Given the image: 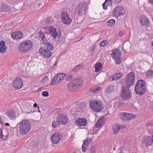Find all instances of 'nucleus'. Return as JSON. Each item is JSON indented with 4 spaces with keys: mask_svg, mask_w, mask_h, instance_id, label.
<instances>
[{
    "mask_svg": "<svg viewBox=\"0 0 153 153\" xmlns=\"http://www.w3.org/2000/svg\"><path fill=\"white\" fill-rule=\"evenodd\" d=\"M135 92L138 95H143L146 91V82L142 79L138 80L135 85Z\"/></svg>",
    "mask_w": 153,
    "mask_h": 153,
    "instance_id": "nucleus-1",
    "label": "nucleus"
},
{
    "mask_svg": "<svg viewBox=\"0 0 153 153\" xmlns=\"http://www.w3.org/2000/svg\"><path fill=\"white\" fill-rule=\"evenodd\" d=\"M19 128L20 133L22 134H27L30 130L31 127V124L28 120L24 119L17 125Z\"/></svg>",
    "mask_w": 153,
    "mask_h": 153,
    "instance_id": "nucleus-2",
    "label": "nucleus"
},
{
    "mask_svg": "<svg viewBox=\"0 0 153 153\" xmlns=\"http://www.w3.org/2000/svg\"><path fill=\"white\" fill-rule=\"evenodd\" d=\"M83 84L82 80L80 79H75L70 82L67 85V89L71 91H74L78 86H82Z\"/></svg>",
    "mask_w": 153,
    "mask_h": 153,
    "instance_id": "nucleus-3",
    "label": "nucleus"
},
{
    "mask_svg": "<svg viewBox=\"0 0 153 153\" xmlns=\"http://www.w3.org/2000/svg\"><path fill=\"white\" fill-rule=\"evenodd\" d=\"M135 81V76L134 73L131 72L128 74L125 79L126 87L130 88L134 85Z\"/></svg>",
    "mask_w": 153,
    "mask_h": 153,
    "instance_id": "nucleus-4",
    "label": "nucleus"
},
{
    "mask_svg": "<svg viewBox=\"0 0 153 153\" xmlns=\"http://www.w3.org/2000/svg\"><path fill=\"white\" fill-rule=\"evenodd\" d=\"M32 46V43L29 40H27L21 43L19 46L20 51L22 53L27 51Z\"/></svg>",
    "mask_w": 153,
    "mask_h": 153,
    "instance_id": "nucleus-5",
    "label": "nucleus"
},
{
    "mask_svg": "<svg viewBox=\"0 0 153 153\" xmlns=\"http://www.w3.org/2000/svg\"><path fill=\"white\" fill-rule=\"evenodd\" d=\"M91 108L94 111L99 112L103 108L102 102L100 101L91 100L90 103Z\"/></svg>",
    "mask_w": 153,
    "mask_h": 153,
    "instance_id": "nucleus-6",
    "label": "nucleus"
},
{
    "mask_svg": "<svg viewBox=\"0 0 153 153\" xmlns=\"http://www.w3.org/2000/svg\"><path fill=\"white\" fill-rule=\"evenodd\" d=\"M121 53L117 50H113L112 51L111 56L117 65L120 64L121 62Z\"/></svg>",
    "mask_w": 153,
    "mask_h": 153,
    "instance_id": "nucleus-7",
    "label": "nucleus"
},
{
    "mask_svg": "<svg viewBox=\"0 0 153 153\" xmlns=\"http://www.w3.org/2000/svg\"><path fill=\"white\" fill-rule=\"evenodd\" d=\"M86 4L84 2H82L76 7L75 13L78 16H80L85 13L86 10Z\"/></svg>",
    "mask_w": 153,
    "mask_h": 153,
    "instance_id": "nucleus-8",
    "label": "nucleus"
},
{
    "mask_svg": "<svg viewBox=\"0 0 153 153\" xmlns=\"http://www.w3.org/2000/svg\"><path fill=\"white\" fill-rule=\"evenodd\" d=\"M129 88L125 86L123 87L121 91V97L123 99L128 100L131 96V95Z\"/></svg>",
    "mask_w": 153,
    "mask_h": 153,
    "instance_id": "nucleus-9",
    "label": "nucleus"
},
{
    "mask_svg": "<svg viewBox=\"0 0 153 153\" xmlns=\"http://www.w3.org/2000/svg\"><path fill=\"white\" fill-rule=\"evenodd\" d=\"M65 76V74L64 73H60L56 75L51 80V84L53 85L59 83L63 80Z\"/></svg>",
    "mask_w": 153,
    "mask_h": 153,
    "instance_id": "nucleus-10",
    "label": "nucleus"
},
{
    "mask_svg": "<svg viewBox=\"0 0 153 153\" xmlns=\"http://www.w3.org/2000/svg\"><path fill=\"white\" fill-rule=\"evenodd\" d=\"M118 116L123 120H127L133 119L136 117V116L132 114L122 112L119 114Z\"/></svg>",
    "mask_w": 153,
    "mask_h": 153,
    "instance_id": "nucleus-11",
    "label": "nucleus"
},
{
    "mask_svg": "<svg viewBox=\"0 0 153 153\" xmlns=\"http://www.w3.org/2000/svg\"><path fill=\"white\" fill-rule=\"evenodd\" d=\"M153 143V135L151 137L146 136L142 139V143L146 147H148L152 145Z\"/></svg>",
    "mask_w": 153,
    "mask_h": 153,
    "instance_id": "nucleus-12",
    "label": "nucleus"
},
{
    "mask_svg": "<svg viewBox=\"0 0 153 153\" xmlns=\"http://www.w3.org/2000/svg\"><path fill=\"white\" fill-rule=\"evenodd\" d=\"M61 19L63 23L69 24L71 22V19L68 16L66 11H63L61 13Z\"/></svg>",
    "mask_w": 153,
    "mask_h": 153,
    "instance_id": "nucleus-13",
    "label": "nucleus"
},
{
    "mask_svg": "<svg viewBox=\"0 0 153 153\" xmlns=\"http://www.w3.org/2000/svg\"><path fill=\"white\" fill-rule=\"evenodd\" d=\"M123 10V8L121 6H118L114 8L112 11V13L114 16L118 17L120 15H122V13H123V12L122 11Z\"/></svg>",
    "mask_w": 153,
    "mask_h": 153,
    "instance_id": "nucleus-14",
    "label": "nucleus"
},
{
    "mask_svg": "<svg viewBox=\"0 0 153 153\" xmlns=\"http://www.w3.org/2000/svg\"><path fill=\"white\" fill-rule=\"evenodd\" d=\"M49 50L43 49L42 48L39 50V52L44 57L48 59L51 57L52 55V53Z\"/></svg>",
    "mask_w": 153,
    "mask_h": 153,
    "instance_id": "nucleus-15",
    "label": "nucleus"
},
{
    "mask_svg": "<svg viewBox=\"0 0 153 153\" xmlns=\"http://www.w3.org/2000/svg\"><path fill=\"white\" fill-rule=\"evenodd\" d=\"M62 137V135L60 132L56 133L52 135L51 140L53 143L57 144Z\"/></svg>",
    "mask_w": 153,
    "mask_h": 153,
    "instance_id": "nucleus-16",
    "label": "nucleus"
},
{
    "mask_svg": "<svg viewBox=\"0 0 153 153\" xmlns=\"http://www.w3.org/2000/svg\"><path fill=\"white\" fill-rule=\"evenodd\" d=\"M140 20L143 27H147L149 26L150 23V21L148 18L145 16H142L140 17Z\"/></svg>",
    "mask_w": 153,
    "mask_h": 153,
    "instance_id": "nucleus-17",
    "label": "nucleus"
},
{
    "mask_svg": "<svg viewBox=\"0 0 153 153\" xmlns=\"http://www.w3.org/2000/svg\"><path fill=\"white\" fill-rule=\"evenodd\" d=\"M48 30L51 35L54 39H56V38H57L59 39L61 37V34L57 33L55 27H53L49 28Z\"/></svg>",
    "mask_w": 153,
    "mask_h": 153,
    "instance_id": "nucleus-18",
    "label": "nucleus"
},
{
    "mask_svg": "<svg viewBox=\"0 0 153 153\" xmlns=\"http://www.w3.org/2000/svg\"><path fill=\"white\" fill-rule=\"evenodd\" d=\"M13 84L14 88L17 89H20L23 85L22 81L19 77L15 79L13 81Z\"/></svg>",
    "mask_w": 153,
    "mask_h": 153,
    "instance_id": "nucleus-19",
    "label": "nucleus"
},
{
    "mask_svg": "<svg viewBox=\"0 0 153 153\" xmlns=\"http://www.w3.org/2000/svg\"><path fill=\"white\" fill-rule=\"evenodd\" d=\"M56 120H58L63 125L66 124L68 122L67 117L62 114L58 115L57 117Z\"/></svg>",
    "mask_w": 153,
    "mask_h": 153,
    "instance_id": "nucleus-20",
    "label": "nucleus"
},
{
    "mask_svg": "<svg viewBox=\"0 0 153 153\" xmlns=\"http://www.w3.org/2000/svg\"><path fill=\"white\" fill-rule=\"evenodd\" d=\"M11 37L13 39H20L23 37V34L21 31H19L13 33Z\"/></svg>",
    "mask_w": 153,
    "mask_h": 153,
    "instance_id": "nucleus-21",
    "label": "nucleus"
},
{
    "mask_svg": "<svg viewBox=\"0 0 153 153\" xmlns=\"http://www.w3.org/2000/svg\"><path fill=\"white\" fill-rule=\"evenodd\" d=\"M87 123V120L85 118L81 119L78 118L76 119L75 123L76 125L79 126H85Z\"/></svg>",
    "mask_w": 153,
    "mask_h": 153,
    "instance_id": "nucleus-22",
    "label": "nucleus"
},
{
    "mask_svg": "<svg viewBox=\"0 0 153 153\" xmlns=\"http://www.w3.org/2000/svg\"><path fill=\"white\" fill-rule=\"evenodd\" d=\"M43 44L44 45L43 49L49 50L50 51H52L54 49L53 45L51 43L47 42H43Z\"/></svg>",
    "mask_w": 153,
    "mask_h": 153,
    "instance_id": "nucleus-23",
    "label": "nucleus"
},
{
    "mask_svg": "<svg viewBox=\"0 0 153 153\" xmlns=\"http://www.w3.org/2000/svg\"><path fill=\"white\" fill-rule=\"evenodd\" d=\"M126 126L124 125H121L120 126L114 125L113 127V131L114 134H117L121 129L124 128Z\"/></svg>",
    "mask_w": 153,
    "mask_h": 153,
    "instance_id": "nucleus-24",
    "label": "nucleus"
},
{
    "mask_svg": "<svg viewBox=\"0 0 153 153\" xmlns=\"http://www.w3.org/2000/svg\"><path fill=\"white\" fill-rule=\"evenodd\" d=\"M6 49L5 42L3 41H1L0 42V52L1 53L4 52Z\"/></svg>",
    "mask_w": 153,
    "mask_h": 153,
    "instance_id": "nucleus-25",
    "label": "nucleus"
},
{
    "mask_svg": "<svg viewBox=\"0 0 153 153\" xmlns=\"http://www.w3.org/2000/svg\"><path fill=\"white\" fill-rule=\"evenodd\" d=\"M103 65L101 62H98L96 63L95 65V72H98L102 70V68Z\"/></svg>",
    "mask_w": 153,
    "mask_h": 153,
    "instance_id": "nucleus-26",
    "label": "nucleus"
},
{
    "mask_svg": "<svg viewBox=\"0 0 153 153\" xmlns=\"http://www.w3.org/2000/svg\"><path fill=\"white\" fill-rule=\"evenodd\" d=\"M112 3L111 0H105L102 5L103 9L105 10L107 9L108 6H111L112 4Z\"/></svg>",
    "mask_w": 153,
    "mask_h": 153,
    "instance_id": "nucleus-27",
    "label": "nucleus"
},
{
    "mask_svg": "<svg viewBox=\"0 0 153 153\" xmlns=\"http://www.w3.org/2000/svg\"><path fill=\"white\" fill-rule=\"evenodd\" d=\"M6 115L8 117L12 119H14L16 117L15 113L13 111H7L6 113Z\"/></svg>",
    "mask_w": 153,
    "mask_h": 153,
    "instance_id": "nucleus-28",
    "label": "nucleus"
},
{
    "mask_svg": "<svg viewBox=\"0 0 153 153\" xmlns=\"http://www.w3.org/2000/svg\"><path fill=\"white\" fill-rule=\"evenodd\" d=\"M114 86L111 85H109L106 88V92L107 93H111L114 91Z\"/></svg>",
    "mask_w": 153,
    "mask_h": 153,
    "instance_id": "nucleus-29",
    "label": "nucleus"
},
{
    "mask_svg": "<svg viewBox=\"0 0 153 153\" xmlns=\"http://www.w3.org/2000/svg\"><path fill=\"white\" fill-rule=\"evenodd\" d=\"M115 21L114 19H111L109 20L107 22V24L108 26L111 27H113L114 25Z\"/></svg>",
    "mask_w": 153,
    "mask_h": 153,
    "instance_id": "nucleus-30",
    "label": "nucleus"
},
{
    "mask_svg": "<svg viewBox=\"0 0 153 153\" xmlns=\"http://www.w3.org/2000/svg\"><path fill=\"white\" fill-rule=\"evenodd\" d=\"M38 34L39 37L41 38L43 41L45 42L47 40L46 36L43 33L42 30H41L39 32Z\"/></svg>",
    "mask_w": 153,
    "mask_h": 153,
    "instance_id": "nucleus-31",
    "label": "nucleus"
},
{
    "mask_svg": "<svg viewBox=\"0 0 153 153\" xmlns=\"http://www.w3.org/2000/svg\"><path fill=\"white\" fill-rule=\"evenodd\" d=\"M1 8L2 11H7L10 8V7L8 5L4 4L1 5Z\"/></svg>",
    "mask_w": 153,
    "mask_h": 153,
    "instance_id": "nucleus-32",
    "label": "nucleus"
},
{
    "mask_svg": "<svg viewBox=\"0 0 153 153\" xmlns=\"http://www.w3.org/2000/svg\"><path fill=\"white\" fill-rule=\"evenodd\" d=\"M100 87L99 86H96L93 88L90 89V91L94 93H97L99 92L100 89Z\"/></svg>",
    "mask_w": 153,
    "mask_h": 153,
    "instance_id": "nucleus-33",
    "label": "nucleus"
},
{
    "mask_svg": "<svg viewBox=\"0 0 153 153\" xmlns=\"http://www.w3.org/2000/svg\"><path fill=\"white\" fill-rule=\"evenodd\" d=\"M62 124L58 120L56 121H54L52 124L53 127L56 128L59 127V126Z\"/></svg>",
    "mask_w": 153,
    "mask_h": 153,
    "instance_id": "nucleus-34",
    "label": "nucleus"
},
{
    "mask_svg": "<svg viewBox=\"0 0 153 153\" xmlns=\"http://www.w3.org/2000/svg\"><path fill=\"white\" fill-rule=\"evenodd\" d=\"M103 125V120L102 119H99L96 124V126L97 128H100Z\"/></svg>",
    "mask_w": 153,
    "mask_h": 153,
    "instance_id": "nucleus-35",
    "label": "nucleus"
},
{
    "mask_svg": "<svg viewBox=\"0 0 153 153\" xmlns=\"http://www.w3.org/2000/svg\"><path fill=\"white\" fill-rule=\"evenodd\" d=\"M84 68V67L83 65H79L76 66L74 68V70L75 71H78L80 70H81L83 69Z\"/></svg>",
    "mask_w": 153,
    "mask_h": 153,
    "instance_id": "nucleus-36",
    "label": "nucleus"
},
{
    "mask_svg": "<svg viewBox=\"0 0 153 153\" xmlns=\"http://www.w3.org/2000/svg\"><path fill=\"white\" fill-rule=\"evenodd\" d=\"M110 79L111 81L117 80H118L116 74H114L112 75L110 78Z\"/></svg>",
    "mask_w": 153,
    "mask_h": 153,
    "instance_id": "nucleus-37",
    "label": "nucleus"
},
{
    "mask_svg": "<svg viewBox=\"0 0 153 153\" xmlns=\"http://www.w3.org/2000/svg\"><path fill=\"white\" fill-rule=\"evenodd\" d=\"M87 145H87V144L85 143H83V144L82 145V148L83 152H85L86 150H87Z\"/></svg>",
    "mask_w": 153,
    "mask_h": 153,
    "instance_id": "nucleus-38",
    "label": "nucleus"
},
{
    "mask_svg": "<svg viewBox=\"0 0 153 153\" xmlns=\"http://www.w3.org/2000/svg\"><path fill=\"white\" fill-rule=\"evenodd\" d=\"M147 77L149 78L153 77V71H149L147 75Z\"/></svg>",
    "mask_w": 153,
    "mask_h": 153,
    "instance_id": "nucleus-39",
    "label": "nucleus"
},
{
    "mask_svg": "<svg viewBox=\"0 0 153 153\" xmlns=\"http://www.w3.org/2000/svg\"><path fill=\"white\" fill-rule=\"evenodd\" d=\"M92 141V139L91 137H88L86 139L84 140L83 143L88 145Z\"/></svg>",
    "mask_w": 153,
    "mask_h": 153,
    "instance_id": "nucleus-40",
    "label": "nucleus"
},
{
    "mask_svg": "<svg viewBox=\"0 0 153 153\" xmlns=\"http://www.w3.org/2000/svg\"><path fill=\"white\" fill-rule=\"evenodd\" d=\"M65 79L67 81L71 80L73 78V76L71 74H68L66 76L65 75Z\"/></svg>",
    "mask_w": 153,
    "mask_h": 153,
    "instance_id": "nucleus-41",
    "label": "nucleus"
},
{
    "mask_svg": "<svg viewBox=\"0 0 153 153\" xmlns=\"http://www.w3.org/2000/svg\"><path fill=\"white\" fill-rule=\"evenodd\" d=\"M108 44V41L106 40H103L101 42L100 45L101 47L107 45Z\"/></svg>",
    "mask_w": 153,
    "mask_h": 153,
    "instance_id": "nucleus-42",
    "label": "nucleus"
},
{
    "mask_svg": "<svg viewBox=\"0 0 153 153\" xmlns=\"http://www.w3.org/2000/svg\"><path fill=\"white\" fill-rule=\"evenodd\" d=\"M42 95L44 97H48L49 96V93L47 91H44L42 92Z\"/></svg>",
    "mask_w": 153,
    "mask_h": 153,
    "instance_id": "nucleus-43",
    "label": "nucleus"
},
{
    "mask_svg": "<svg viewBox=\"0 0 153 153\" xmlns=\"http://www.w3.org/2000/svg\"><path fill=\"white\" fill-rule=\"evenodd\" d=\"M117 75V78L118 79H120L122 77L123 74L121 73H115Z\"/></svg>",
    "mask_w": 153,
    "mask_h": 153,
    "instance_id": "nucleus-44",
    "label": "nucleus"
},
{
    "mask_svg": "<svg viewBox=\"0 0 153 153\" xmlns=\"http://www.w3.org/2000/svg\"><path fill=\"white\" fill-rule=\"evenodd\" d=\"M95 148L94 146H92L90 149V151L91 153H95Z\"/></svg>",
    "mask_w": 153,
    "mask_h": 153,
    "instance_id": "nucleus-45",
    "label": "nucleus"
},
{
    "mask_svg": "<svg viewBox=\"0 0 153 153\" xmlns=\"http://www.w3.org/2000/svg\"><path fill=\"white\" fill-rule=\"evenodd\" d=\"M95 47L94 45L91 46L89 48V49L90 50V52H93L94 50V49Z\"/></svg>",
    "mask_w": 153,
    "mask_h": 153,
    "instance_id": "nucleus-46",
    "label": "nucleus"
},
{
    "mask_svg": "<svg viewBox=\"0 0 153 153\" xmlns=\"http://www.w3.org/2000/svg\"><path fill=\"white\" fill-rule=\"evenodd\" d=\"M4 136L3 134L2 129L0 128V138H2Z\"/></svg>",
    "mask_w": 153,
    "mask_h": 153,
    "instance_id": "nucleus-47",
    "label": "nucleus"
},
{
    "mask_svg": "<svg viewBox=\"0 0 153 153\" xmlns=\"http://www.w3.org/2000/svg\"><path fill=\"white\" fill-rule=\"evenodd\" d=\"M114 2L117 4L120 3L122 1V0H113Z\"/></svg>",
    "mask_w": 153,
    "mask_h": 153,
    "instance_id": "nucleus-48",
    "label": "nucleus"
},
{
    "mask_svg": "<svg viewBox=\"0 0 153 153\" xmlns=\"http://www.w3.org/2000/svg\"><path fill=\"white\" fill-rule=\"evenodd\" d=\"M124 148L123 147H121L119 149V152L118 153H123L124 152H123V149Z\"/></svg>",
    "mask_w": 153,
    "mask_h": 153,
    "instance_id": "nucleus-49",
    "label": "nucleus"
},
{
    "mask_svg": "<svg viewBox=\"0 0 153 153\" xmlns=\"http://www.w3.org/2000/svg\"><path fill=\"white\" fill-rule=\"evenodd\" d=\"M48 79L47 76H45L43 77V81H47L48 80Z\"/></svg>",
    "mask_w": 153,
    "mask_h": 153,
    "instance_id": "nucleus-50",
    "label": "nucleus"
},
{
    "mask_svg": "<svg viewBox=\"0 0 153 153\" xmlns=\"http://www.w3.org/2000/svg\"><path fill=\"white\" fill-rule=\"evenodd\" d=\"M123 33L122 32H119V35L120 37L123 36Z\"/></svg>",
    "mask_w": 153,
    "mask_h": 153,
    "instance_id": "nucleus-51",
    "label": "nucleus"
},
{
    "mask_svg": "<svg viewBox=\"0 0 153 153\" xmlns=\"http://www.w3.org/2000/svg\"><path fill=\"white\" fill-rule=\"evenodd\" d=\"M57 62L56 61V62H55V63H54V64L53 67H54V66H56L57 65ZM55 67V68H56V67Z\"/></svg>",
    "mask_w": 153,
    "mask_h": 153,
    "instance_id": "nucleus-52",
    "label": "nucleus"
},
{
    "mask_svg": "<svg viewBox=\"0 0 153 153\" xmlns=\"http://www.w3.org/2000/svg\"><path fill=\"white\" fill-rule=\"evenodd\" d=\"M37 104L36 103H35L34 104V105H33V107H37Z\"/></svg>",
    "mask_w": 153,
    "mask_h": 153,
    "instance_id": "nucleus-53",
    "label": "nucleus"
},
{
    "mask_svg": "<svg viewBox=\"0 0 153 153\" xmlns=\"http://www.w3.org/2000/svg\"><path fill=\"white\" fill-rule=\"evenodd\" d=\"M5 125L6 126H10V124L8 123H7L5 124Z\"/></svg>",
    "mask_w": 153,
    "mask_h": 153,
    "instance_id": "nucleus-54",
    "label": "nucleus"
},
{
    "mask_svg": "<svg viewBox=\"0 0 153 153\" xmlns=\"http://www.w3.org/2000/svg\"><path fill=\"white\" fill-rule=\"evenodd\" d=\"M150 2L152 3H153V0H149Z\"/></svg>",
    "mask_w": 153,
    "mask_h": 153,
    "instance_id": "nucleus-55",
    "label": "nucleus"
},
{
    "mask_svg": "<svg viewBox=\"0 0 153 153\" xmlns=\"http://www.w3.org/2000/svg\"><path fill=\"white\" fill-rule=\"evenodd\" d=\"M55 110H56V112H58V111L59 110V109H56Z\"/></svg>",
    "mask_w": 153,
    "mask_h": 153,
    "instance_id": "nucleus-56",
    "label": "nucleus"
},
{
    "mask_svg": "<svg viewBox=\"0 0 153 153\" xmlns=\"http://www.w3.org/2000/svg\"><path fill=\"white\" fill-rule=\"evenodd\" d=\"M0 123H1V124H2L3 123H2V122H1L0 121Z\"/></svg>",
    "mask_w": 153,
    "mask_h": 153,
    "instance_id": "nucleus-57",
    "label": "nucleus"
},
{
    "mask_svg": "<svg viewBox=\"0 0 153 153\" xmlns=\"http://www.w3.org/2000/svg\"><path fill=\"white\" fill-rule=\"evenodd\" d=\"M38 111H39V112H40V110H38Z\"/></svg>",
    "mask_w": 153,
    "mask_h": 153,
    "instance_id": "nucleus-58",
    "label": "nucleus"
},
{
    "mask_svg": "<svg viewBox=\"0 0 153 153\" xmlns=\"http://www.w3.org/2000/svg\"><path fill=\"white\" fill-rule=\"evenodd\" d=\"M39 107H38V109H39Z\"/></svg>",
    "mask_w": 153,
    "mask_h": 153,
    "instance_id": "nucleus-59",
    "label": "nucleus"
},
{
    "mask_svg": "<svg viewBox=\"0 0 153 153\" xmlns=\"http://www.w3.org/2000/svg\"><path fill=\"white\" fill-rule=\"evenodd\" d=\"M1 120V117H0V121Z\"/></svg>",
    "mask_w": 153,
    "mask_h": 153,
    "instance_id": "nucleus-60",
    "label": "nucleus"
}]
</instances>
